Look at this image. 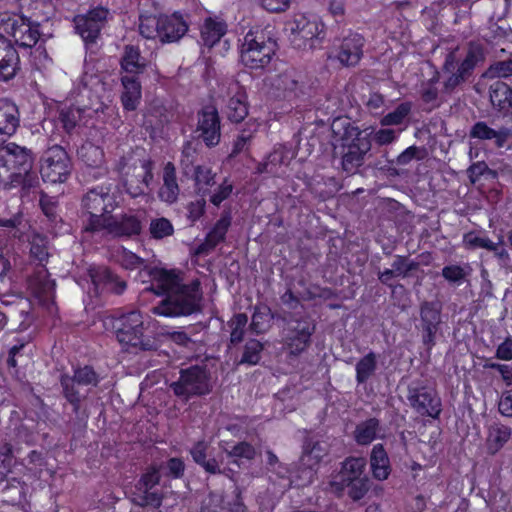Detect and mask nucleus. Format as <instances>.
Instances as JSON below:
<instances>
[{
  "label": "nucleus",
  "mask_w": 512,
  "mask_h": 512,
  "mask_svg": "<svg viewBox=\"0 0 512 512\" xmlns=\"http://www.w3.org/2000/svg\"><path fill=\"white\" fill-rule=\"evenodd\" d=\"M150 275L152 283L148 290L157 295H166L165 299L152 308L154 314L176 317L190 315L200 310L202 292L198 280L187 285L182 284L175 270L163 268H153Z\"/></svg>",
  "instance_id": "f257e3e1"
},
{
  "label": "nucleus",
  "mask_w": 512,
  "mask_h": 512,
  "mask_svg": "<svg viewBox=\"0 0 512 512\" xmlns=\"http://www.w3.org/2000/svg\"><path fill=\"white\" fill-rule=\"evenodd\" d=\"M337 126L344 128L338 152L341 157V168L347 175H354L364 164L365 157L371 150V140L347 120L337 119L334 121L332 128L335 133H337Z\"/></svg>",
  "instance_id": "f03ea898"
},
{
  "label": "nucleus",
  "mask_w": 512,
  "mask_h": 512,
  "mask_svg": "<svg viewBox=\"0 0 512 512\" xmlns=\"http://www.w3.org/2000/svg\"><path fill=\"white\" fill-rule=\"evenodd\" d=\"M277 50V42L268 28L249 30L240 45V60L251 69H264L272 60Z\"/></svg>",
  "instance_id": "7ed1b4c3"
},
{
  "label": "nucleus",
  "mask_w": 512,
  "mask_h": 512,
  "mask_svg": "<svg viewBox=\"0 0 512 512\" xmlns=\"http://www.w3.org/2000/svg\"><path fill=\"white\" fill-rule=\"evenodd\" d=\"M485 60L484 47L480 43L470 42L462 60L458 57V49L446 55L443 70L450 73L444 82L447 92H452L457 86L464 83L473 73L474 69Z\"/></svg>",
  "instance_id": "20e7f679"
},
{
  "label": "nucleus",
  "mask_w": 512,
  "mask_h": 512,
  "mask_svg": "<svg viewBox=\"0 0 512 512\" xmlns=\"http://www.w3.org/2000/svg\"><path fill=\"white\" fill-rule=\"evenodd\" d=\"M34 157L32 152L15 143H8L0 149V185L14 177L24 176V184L34 186L37 178L30 175Z\"/></svg>",
  "instance_id": "39448f33"
},
{
  "label": "nucleus",
  "mask_w": 512,
  "mask_h": 512,
  "mask_svg": "<svg viewBox=\"0 0 512 512\" xmlns=\"http://www.w3.org/2000/svg\"><path fill=\"white\" fill-rule=\"evenodd\" d=\"M188 25L178 14L172 15H141L139 32L147 39L159 38L161 43H172L180 40L187 32Z\"/></svg>",
  "instance_id": "423d86ee"
},
{
  "label": "nucleus",
  "mask_w": 512,
  "mask_h": 512,
  "mask_svg": "<svg viewBox=\"0 0 512 512\" xmlns=\"http://www.w3.org/2000/svg\"><path fill=\"white\" fill-rule=\"evenodd\" d=\"M115 198L110 188L98 186L90 189L82 198V207L89 214V219L84 226L85 231H102L108 216L115 209Z\"/></svg>",
  "instance_id": "0eeeda50"
},
{
  "label": "nucleus",
  "mask_w": 512,
  "mask_h": 512,
  "mask_svg": "<svg viewBox=\"0 0 512 512\" xmlns=\"http://www.w3.org/2000/svg\"><path fill=\"white\" fill-rule=\"evenodd\" d=\"M286 325L285 343L290 353L299 355L304 352L311 342V336L315 331V325L311 319L299 312L283 311L277 315Z\"/></svg>",
  "instance_id": "6e6552de"
},
{
  "label": "nucleus",
  "mask_w": 512,
  "mask_h": 512,
  "mask_svg": "<svg viewBox=\"0 0 512 512\" xmlns=\"http://www.w3.org/2000/svg\"><path fill=\"white\" fill-rule=\"evenodd\" d=\"M169 387L175 396L184 401L209 394L212 390L210 373L206 367L198 365L181 369L178 380L172 382Z\"/></svg>",
  "instance_id": "1a4fd4ad"
},
{
  "label": "nucleus",
  "mask_w": 512,
  "mask_h": 512,
  "mask_svg": "<svg viewBox=\"0 0 512 512\" xmlns=\"http://www.w3.org/2000/svg\"><path fill=\"white\" fill-rule=\"evenodd\" d=\"M113 329L119 343L132 346L141 350H150L151 341L144 337L143 316L138 311H132L117 318L113 323Z\"/></svg>",
  "instance_id": "9d476101"
},
{
  "label": "nucleus",
  "mask_w": 512,
  "mask_h": 512,
  "mask_svg": "<svg viewBox=\"0 0 512 512\" xmlns=\"http://www.w3.org/2000/svg\"><path fill=\"white\" fill-rule=\"evenodd\" d=\"M72 170V163L66 150L60 145L46 149L40 158V174L45 182L63 183Z\"/></svg>",
  "instance_id": "9b49d317"
},
{
  "label": "nucleus",
  "mask_w": 512,
  "mask_h": 512,
  "mask_svg": "<svg viewBox=\"0 0 512 512\" xmlns=\"http://www.w3.org/2000/svg\"><path fill=\"white\" fill-rule=\"evenodd\" d=\"M3 31L10 35L20 47L32 48L43 40L39 24L19 15H7L1 19Z\"/></svg>",
  "instance_id": "f8f14e48"
},
{
  "label": "nucleus",
  "mask_w": 512,
  "mask_h": 512,
  "mask_svg": "<svg viewBox=\"0 0 512 512\" xmlns=\"http://www.w3.org/2000/svg\"><path fill=\"white\" fill-rule=\"evenodd\" d=\"M325 37L324 25L317 19H308L301 15L294 21L292 43L302 50H313L320 46Z\"/></svg>",
  "instance_id": "ddd939ff"
},
{
  "label": "nucleus",
  "mask_w": 512,
  "mask_h": 512,
  "mask_svg": "<svg viewBox=\"0 0 512 512\" xmlns=\"http://www.w3.org/2000/svg\"><path fill=\"white\" fill-rule=\"evenodd\" d=\"M364 45L365 39L361 34L349 31L335 39L331 57L344 67H354L363 57Z\"/></svg>",
  "instance_id": "4468645a"
},
{
  "label": "nucleus",
  "mask_w": 512,
  "mask_h": 512,
  "mask_svg": "<svg viewBox=\"0 0 512 512\" xmlns=\"http://www.w3.org/2000/svg\"><path fill=\"white\" fill-rule=\"evenodd\" d=\"M407 399L410 406L422 416L437 419L442 411L441 399L431 387L413 383L408 387Z\"/></svg>",
  "instance_id": "2eb2a0df"
},
{
  "label": "nucleus",
  "mask_w": 512,
  "mask_h": 512,
  "mask_svg": "<svg viewBox=\"0 0 512 512\" xmlns=\"http://www.w3.org/2000/svg\"><path fill=\"white\" fill-rule=\"evenodd\" d=\"M144 212L125 213L119 216H108L102 230L116 238H133L141 234Z\"/></svg>",
  "instance_id": "dca6fc26"
},
{
  "label": "nucleus",
  "mask_w": 512,
  "mask_h": 512,
  "mask_svg": "<svg viewBox=\"0 0 512 512\" xmlns=\"http://www.w3.org/2000/svg\"><path fill=\"white\" fill-rule=\"evenodd\" d=\"M196 132L199 133V138H201L208 147L219 144L221 126L216 107L207 105L198 112Z\"/></svg>",
  "instance_id": "f3484780"
},
{
  "label": "nucleus",
  "mask_w": 512,
  "mask_h": 512,
  "mask_svg": "<svg viewBox=\"0 0 512 512\" xmlns=\"http://www.w3.org/2000/svg\"><path fill=\"white\" fill-rule=\"evenodd\" d=\"M441 309L438 301H424L420 305L422 342L428 349L435 345V336L441 324Z\"/></svg>",
  "instance_id": "a211bd4d"
},
{
  "label": "nucleus",
  "mask_w": 512,
  "mask_h": 512,
  "mask_svg": "<svg viewBox=\"0 0 512 512\" xmlns=\"http://www.w3.org/2000/svg\"><path fill=\"white\" fill-rule=\"evenodd\" d=\"M107 14L106 9L98 7L87 14L76 16L74 18L76 32L86 43H94L106 22Z\"/></svg>",
  "instance_id": "6ab92c4d"
},
{
  "label": "nucleus",
  "mask_w": 512,
  "mask_h": 512,
  "mask_svg": "<svg viewBox=\"0 0 512 512\" xmlns=\"http://www.w3.org/2000/svg\"><path fill=\"white\" fill-rule=\"evenodd\" d=\"M88 274L94 286V292L96 295L103 291L122 294L127 287L126 282L120 279L116 274L112 273V271L107 267H90Z\"/></svg>",
  "instance_id": "aec40b11"
},
{
  "label": "nucleus",
  "mask_w": 512,
  "mask_h": 512,
  "mask_svg": "<svg viewBox=\"0 0 512 512\" xmlns=\"http://www.w3.org/2000/svg\"><path fill=\"white\" fill-rule=\"evenodd\" d=\"M294 157L295 153L286 145H277L266 160L258 164L256 172L279 176L282 173V167L288 166Z\"/></svg>",
  "instance_id": "412c9836"
},
{
  "label": "nucleus",
  "mask_w": 512,
  "mask_h": 512,
  "mask_svg": "<svg viewBox=\"0 0 512 512\" xmlns=\"http://www.w3.org/2000/svg\"><path fill=\"white\" fill-rule=\"evenodd\" d=\"M330 491L337 496H342L346 491L347 495L353 500H361L370 489V480L368 477L346 478L345 480H332L329 484Z\"/></svg>",
  "instance_id": "4be33fe9"
},
{
  "label": "nucleus",
  "mask_w": 512,
  "mask_h": 512,
  "mask_svg": "<svg viewBox=\"0 0 512 512\" xmlns=\"http://www.w3.org/2000/svg\"><path fill=\"white\" fill-rule=\"evenodd\" d=\"M19 55L11 41L0 34V79H12L19 69Z\"/></svg>",
  "instance_id": "5701e85b"
},
{
  "label": "nucleus",
  "mask_w": 512,
  "mask_h": 512,
  "mask_svg": "<svg viewBox=\"0 0 512 512\" xmlns=\"http://www.w3.org/2000/svg\"><path fill=\"white\" fill-rule=\"evenodd\" d=\"M20 125V112L15 103L9 99H0V143L5 137L12 136Z\"/></svg>",
  "instance_id": "b1692460"
},
{
  "label": "nucleus",
  "mask_w": 512,
  "mask_h": 512,
  "mask_svg": "<svg viewBox=\"0 0 512 512\" xmlns=\"http://www.w3.org/2000/svg\"><path fill=\"white\" fill-rule=\"evenodd\" d=\"M153 163L150 160L140 161V172L134 173L124 180V187L126 192L133 198H136L145 193V188L153 179L152 173Z\"/></svg>",
  "instance_id": "393cba45"
},
{
  "label": "nucleus",
  "mask_w": 512,
  "mask_h": 512,
  "mask_svg": "<svg viewBox=\"0 0 512 512\" xmlns=\"http://www.w3.org/2000/svg\"><path fill=\"white\" fill-rule=\"evenodd\" d=\"M210 443L206 440H199L193 444L190 449V454L193 461L201 466L206 473L216 475L224 474L221 469V462L215 457H210Z\"/></svg>",
  "instance_id": "a878e982"
},
{
  "label": "nucleus",
  "mask_w": 512,
  "mask_h": 512,
  "mask_svg": "<svg viewBox=\"0 0 512 512\" xmlns=\"http://www.w3.org/2000/svg\"><path fill=\"white\" fill-rule=\"evenodd\" d=\"M272 86L283 93L285 98H295L302 93L303 84L300 82V75L294 69H287L275 76Z\"/></svg>",
  "instance_id": "bb28decb"
},
{
  "label": "nucleus",
  "mask_w": 512,
  "mask_h": 512,
  "mask_svg": "<svg viewBox=\"0 0 512 512\" xmlns=\"http://www.w3.org/2000/svg\"><path fill=\"white\" fill-rule=\"evenodd\" d=\"M230 225V214L223 213L220 219L215 223L212 230L207 234L205 241L198 247L197 252L203 254L211 252L219 243L225 240V236Z\"/></svg>",
  "instance_id": "cd10ccee"
},
{
  "label": "nucleus",
  "mask_w": 512,
  "mask_h": 512,
  "mask_svg": "<svg viewBox=\"0 0 512 512\" xmlns=\"http://www.w3.org/2000/svg\"><path fill=\"white\" fill-rule=\"evenodd\" d=\"M179 193L176 168L172 162H168L163 169V184L159 189L158 196L161 201L173 204L177 201Z\"/></svg>",
  "instance_id": "c85d7f7f"
},
{
  "label": "nucleus",
  "mask_w": 512,
  "mask_h": 512,
  "mask_svg": "<svg viewBox=\"0 0 512 512\" xmlns=\"http://www.w3.org/2000/svg\"><path fill=\"white\" fill-rule=\"evenodd\" d=\"M124 91L122 93V103L125 109L135 110L141 98V84L137 75H125L121 79Z\"/></svg>",
  "instance_id": "c756f323"
},
{
  "label": "nucleus",
  "mask_w": 512,
  "mask_h": 512,
  "mask_svg": "<svg viewBox=\"0 0 512 512\" xmlns=\"http://www.w3.org/2000/svg\"><path fill=\"white\" fill-rule=\"evenodd\" d=\"M469 135L471 138L480 140H494L495 145L498 148H502L508 139L509 132L507 129L496 131L490 128L485 122L479 121L472 126Z\"/></svg>",
  "instance_id": "7c9ffc66"
},
{
  "label": "nucleus",
  "mask_w": 512,
  "mask_h": 512,
  "mask_svg": "<svg viewBox=\"0 0 512 512\" xmlns=\"http://www.w3.org/2000/svg\"><path fill=\"white\" fill-rule=\"evenodd\" d=\"M63 396L72 405L73 412L79 413L81 402L87 397V393H82L78 383L68 374H62L60 377Z\"/></svg>",
  "instance_id": "2f4dec72"
},
{
  "label": "nucleus",
  "mask_w": 512,
  "mask_h": 512,
  "mask_svg": "<svg viewBox=\"0 0 512 512\" xmlns=\"http://www.w3.org/2000/svg\"><path fill=\"white\" fill-rule=\"evenodd\" d=\"M370 465L375 479L381 481L388 478L390 474L389 458L381 444H377L373 447Z\"/></svg>",
  "instance_id": "473e14b6"
},
{
  "label": "nucleus",
  "mask_w": 512,
  "mask_h": 512,
  "mask_svg": "<svg viewBox=\"0 0 512 512\" xmlns=\"http://www.w3.org/2000/svg\"><path fill=\"white\" fill-rule=\"evenodd\" d=\"M512 429L504 424L495 423L488 429L487 449L490 454L497 453L510 439Z\"/></svg>",
  "instance_id": "72a5a7b5"
},
{
  "label": "nucleus",
  "mask_w": 512,
  "mask_h": 512,
  "mask_svg": "<svg viewBox=\"0 0 512 512\" xmlns=\"http://www.w3.org/2000/svg\"><path fill=\"white\" fill-rule=\"evenodd\" d=\"M122 69L131 75L142 73L146 67L145 59L141 56L137 47L127 45L121 58Z\"/></svg>",
  "instance_id": "f704fd0d"
},
{
  "label": "nucleus",
  "mask_w": 512,
  "mask_h": 512,
  "mask_svg": "<svg viewBox=\"0 0 512 512\" xmlns=\"http://www.w3.org/2000/svg\"><path fill=\"white\" fill-rule=\"evenodd\" d=\"M490 100L498 110H506L512 105V89L502 81H496L490 86Z\"/></svg>",
  "instance_id": "c9c22d12"
},
{
  "label": "nucleus",
  "mask_w": 512,
  "mask_h": 512,
  "mask_svg": "<svg viewBox=\"0 0 512 512\" xmlns=\"http://www.w3.org/2000/svg\"><path fill=\"white\" fill-rule=\"evenodd\" d=\"M366 460L363 457H350L343 462L340 473L333 480H345L346 478L368 477L365 474Z\"/></svg>",
  "instance_id": "e433bc0d"
},
{
  "label": "nucleus",
  "mask_w": 512,
  "mask_h": 512,
  "mask_svg": "<svg viewBox=\"0 0 512 512\" xmlns=\"http://www.w3.org/2000/svg\"><path fill=\"white\" fill-rule=\"evenodd\" d=\"M378 431L379 421L376 418L367 419L356 426L355 441L360 445H368L376 438Z\"/></svg>",
  "instance_id": "4c0bfd02"
},
{
  "label": "nucleus",
  "mask_w": 512,
  "mask_h": 512,
  "mask_svg": "<svg viewBox=\"0 0 512 512\" xmlns=\"http://www.w3.org/2000/svg\"><path fill=\"white\" fill-rule=\"evenodd\" d=\"M226 32V26L222 22H217L212 19L205 21L201 29V39L203 44L208 47H213Z\"/></svg>",
  "instance_id": "58836bf2"
},
{
  "label": "nucleus",
  "mask_w": 512,
  "mask_h": 512,
  "mask_svg": "<svg viewBox=\"0 0 512 512\" xmlns=\"http://www.w3.org/2000/svg\"><path fill=\"white\" fill-rule=\"evenodd\" d=\"M227 115L228 119L235 123H239L246 118L248 115V106L246 95L243 92H238L229 99Z\"/></svg>",
  "instance_id": "ea45409f"
},
{
  "label": "nucleus",
  "mask_w": 512,
  "mask_h": 512,
  "mask_svg": "<svg viewBox=\"0 0 512 512\" xmlns=\"http://www.w3.org/2000/svg\"><path fill=\"white\" fill-rule=\"evenodd\" d=\"M215 173L206 166L194 167L195 187L198 194L205 197L209 193L210 187L215 185Z\"/></svg>",
  "instance_id": "a19ab883"
},
{
  "label": "nucleus",
  "mask_w": 512,
  "mask_h": 512,
  "mask_svg": "<svg viewBox=\"0 0 512 512\" xmlns=\"http://www.w3.org/2000/svg\"><path fill=\"white\" fill-rule=\"evenodd\" d=\"M79 85L82 87L79 93H83L87 91L90 93H98L99 91L104 90V83L102 81V77L97 71L94 70V67L86 66L85 70L80 78ZM88 97L90 95H87Z\"/></svg>",
  "instance_id": "79ce46f5"
},
{
  "label": "nucleus",
  "mask_w": 512,
  "mask_h": 512,
  "mask_svg": "<svg viewBox=\"0 0 512 512\" xmlns=\"http://www.w3.org/2000/svg\"><path fill=\"white\" fill-rule=\"evenodd\" d=\"M326 455V449L320 442H308L304 446L302 463L310 470L308 473L312 476V468L317 465Z\"/></svg>",
  "instance_id": "37998d69"
},
{
  "label": "nucleus",
  "mask_w": 512,
  "mask_h": 512,
  "mask_svg": "<svg viewBox=\"0 0 512 512\" xmlns=\"http://www.w3.org/2000/svg\"><path fill=\"white\" fill-rule=\"evenodd\" d=\"M377 357L374 352H369L356 364V381L358 384L365 383L376 371Z\"/></svg>",
  "instance_id": "c03bdc74"
},
{
  "label": "nucleus",
  "mask_w": 512,
  "mask_h": 512,
  "mask_svg": "<svg viewBox=\"0 0 512 512\" xmlns=\"http://www.w3.org/2000/svg\"><path fill=\"white\" fill-rule=\"evenodd\" d=\"M78 156L90 167L100 166L104 160L103 150L92 142H85L78 149Z\"/></svg>",
  "instance_id": "a18cd8bd"
},
{
  "label": "nucleus",
  "mask_w": 512,
  "mask_h": 512,
  "mask_svg": "<svg viewBox=\"0 0 512 512\" xmlns=\"http://www.w3.org/2000/svg\"><path fill=\"white\" fill-rule=\"evenodd\" d=\"M273 318L274 315L271 313V309L268 306H257L252 315L250 328L256 334L264 333L269 329L270 321Z\"/></svg>",
  "instance_id": "49530a36"
},
{
  "label": "nucleus",
  "mask_w": 512,
  "mask_h": 512,
  "mask_svg": "<svg viewBox=\"0 0 512 512\" xmlns=\"http://www.w3.org/2000/svg\"><path fill=\"white\" fill-rule=\"evenodd\" d=\"M20 5L32 11V15L39 20H47L54 13V7L48 0H22Z\"/></svg>",
  "instance_id": "de8ad7c7"
},
{
  "label": "nucleus",
  "mask_w": 512,
  "mask_h": 512,
  "mask_svg": "<svg viewBox=\"0 0 512 512\" xmlns=\"http://www.w3.org/2000/svg\"><path fill=\"white\" fill-rule=\"evenodd\" d=\"M81 120V111L78 108H62L59 110L57 123L67 134H71Z\"/></svg>",
  "instance_id": "09e8293b"
},
{
  "label": "nucleus",
  "mask_w": 512,
  "mask_h": 512,
  "mask_svg": "<svg viewBox=\"0 0 512 512\" xmlns=\"http://www.w3.org/2000/svg\"><path fill=\"white\" fill-rule=\"evenodd\" d=\"M149 233L151 238L155 240H162L173 235L174 227L169 219L165 217H158L151 220L149 224Z\"/></svg>",
  "instance_id": "8fccbe9b"
},
{
  "label": "nucleus",
  "mask_w": 512,
  "mask_h": 512,
  "mask_svg": "<svg viewBox=\"0 0 512 512\" xmlns=\"http://www.w3.org/2000/svg\"><path fill=\"white\" fill-rule=\"evenodd\" d=\"M262 351L263 344L256 339H250L244 346L239 364L256 365L261 359Z\"/></svg>",
  "instance_id": "3c124183"
},
{
  "label": "nucleus",
  "mask_w": 512,
  "mask_h": 512,
  "mask_svg": "<svg viewBox=\"0 0 512 512\" xmlns=\"http://www.w3.org/2000/svg\"><path fill=\"white\" fill-rule=\"evenodd\" d=\"M412 104L410 102H403L399 104L395 110L382 117L380 123L383 126L400 125L404 122L406 117L410 114Z\"/></svg>",
  "instance_id": "603ef678"
},
{
  "label": "nucleus",
  "mask_w": 512,
  "mask_h": 512,
  "mask_svg": "<svg viewBox=\"0 0 512 512\" xmlns=\"http://www.w3.org/2000/svg\"><path fill=\"white\" fill-rule=\"evenodd\" d=\"M247 322L248 317L244 313L234 315L228 322V326L231 329L230 342L232 344L236 345L243 340Z\"/></svg>",
  "instance_id": "864d4df0"
},
{
  "label": "nucleus",
  "mask_w": 512,
  "mask_h": 512,
  "mask_svg": "<svg viewBox=\"0 0 512 512\" xmlns=\"http://www.w3.org/2000/svg\"><path fill=\"white\" fill-rule=\"evenodd\" d=\"M78 385L96 387L100 382V377L91 366H83L74 369V373L70 376Z\"/></svg>",
  "instance_id": "5fc2aeb1"
},
{
  "label": "nucleus",
  "mask_w": 512,
  "mask_h": 512,
  "mask_svg": "<svg viewBox=\"0 0 512 512\" xmlns=\"http://www.w3.org/2000/svg\"><path fill=\"white\" fill-rule=\"evenodd\" d=\"M428 156V151L423 146L412 145L400 153L393 161L398 166L408 165L411 161H422Z\"/></svg>",
  "instance_id": "6e6d98bb"
},
{
  "label": "nucleus",
  "mask_w": 512,
  "mask_h": 512,
  "mask_svg": "<svg viewBox=\"0 0 512 512\" xmlns=\"http://www.w3.org/2000/svg\"><path fill=\"white\" fill-rule=\"evenodd\" d=\"M472 271L471 266L466 263L460 265H447L442 269V276L451 283H461Z\"/></svg>",
  "instance_id": "4d7b16f0"
},
{
  "label": "nucleus",
  "mask_w": 512,
  "mask_h": 512,
  "mask_svg": "<svg viewBox=\"0 0 512 512\" xmlns=\"http://www.w3.org/2000/svg\"><path fill=\"white\" fill-rule=\"evenodd\" d=\"M391 269L397 277L406 278L411 271L418 269L419 264L415 261L409 260L406 256L397 255L391 265Z\"/></svg>",
  "instance_id": "13d9d810"
},
{
  "label": "nucleus",
  "mask_w": 512,
  "mask_h": 512,
  "mask_svg": "<svg viewBox=\"0 0 512 512\" xmlns=\"http://www.w3.org/2000/svg\"><path fill=\"white\" fill-rule=\"evenodd\" d=\"M30 254L32 258L39 261L41 264L48 259L49 253L45 238L39 235L33 237L31 241Z\"/></svg>",
  "instance_id": "bf43d9fd"
},
{
  "label": "nucleus",
  "mask_w": 512,
  "mask_h": 512,
  "mask_svg": "<svg viewBox=\"0 0 512 512\" xmlns=\"http://www.w3.org/2000/svg\"><path fill=\"white\" fill-rule=\"evenodd\" d=\"M511 75L512 60L496 62L483 74V76L487 78H507Z\"/></svg>",
  "instance_id": "052dcab7"
},
{
  "label": "nucleus",
  "mask_w": 512,
  "mask_h": 512,
  "mask_svg": "<svg viewBox=\"0 0 512 512\" xmlns=\"http://www.w3.org/2000/svg\"><path fill=\"white\" fill-rule=\"evenodd\" d=\"M255 455V448L250 443L245 441L234 445L232 449L228 451V456L246 460L254 459Z\"/></svg>",
  "instance_id": "680f3d73"
},
{
  "label": "nucleus",
  "mask_w": 512,
  "mask_h": 512,
  "mask_svg": "<svg viewBox=\"0 0 512 512\" xmlns=\"http://www.w3.org/2000/svg\"><path fill=\"white\" fill-rule=\"evenodd\" d=\"M22 224V219L20 216H14L10 219H0V227L6 228L9 237L20 239L23 235V231L20 226Z\"/></svg>",
  "instance_id": "e2e57ef3"
},
{
  "label": "nucleus",
  "mask_w": 512,
  "mask_h": 512,
  "mask_svg": "<svg viewBox=\"0 0 512 512\" xmlns=\"http://www.w3.org/2000/svg\"><path fill=\"white\" fill-rule=\"evenodd\" d=\"M438 81V78H432L427 84L422 87L421 90V98L425 103H433V107L438 106L436 103L438 99V89L435 86V83Z\"/></svg>",
  "instance_id": "0e129e2a"
},
{
  "label": "nucleus",
  "mask_w": 512,
  "mask_h": 512,
  "mask_svg": "<svg viewBox=\"0 0 512 512\" xmlns=\"http://www.w3.org/2000/svg\"><path fill=\"white\" fill-rule=\"evenodd\" d=\"M160 481L159 472L156 469L148 470L138 481L136 489H153Z\"/></svg>",
  "instance_id": "69168bd1"
},
{
  "label": "nucleus",
  "mask_w": 512,
  "mask_h": 512,
  "mask_svg": "<svg viewBox=\"0 0 512 512\" xmlns=\"http://www.w3.org/2000/svg\"><path fill=\"white\" fill-rule=\"evenodd\" d=\"M265 10L272 13L286 11L290 7L291 0H256Z\"/></svg>",
  "instance_id": "338daca9"
},
{
  "label": "nucleus",
  "mask_w": 512,
  "mask_h": 512,
  "mask_svg": "<svg viewBox=\"0 0 512 512\" xmlns=\"http://www.w3.org/2000/svg\"><path fill=\"white\" fill-rule=\"evenodd\" d=\"M397 139V133L390 128H382L373 133V140L379 146L389 145Z\"/></svg>",
  "instance_id": "774afa93"
}]
</instances>
